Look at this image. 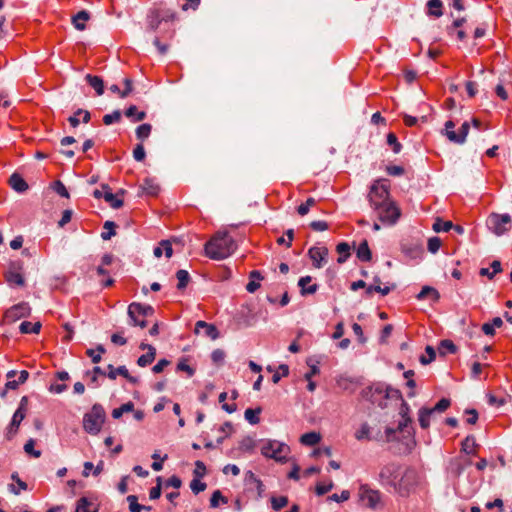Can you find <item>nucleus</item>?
<instances>
[{
	"label": "nucleus",
	"mask_w": 512,
	"mask_h": 512,
	"mask_svg": "<svg viewBox=\"0 0 512 512\" xmlns=\"http://www.w3.org/2000/svg\"><path fill=\"white\" fill-rule=\"evenodd\" d=\"M148 29L150 31H156L162 23L160 18V9L150 10L147 15Z\"/></svg>",
	"instance_id": "nucleus-31"
},
{
	"label": "nucleus",
	"mask_w": 512,
	"mask_h": 512,
	"mask_svg": "<svg viewBox=\"0 0 512 512\" xmlns=\"http://www.w3.org/2000/svg\"><path fill=\"white\" fill-rule=\"evenodd\" d=\"M8 184L10 187L18 192V193H24L28 190L29 186L26 180L17 172H14L8 180Z\"/></svg>",
	"instance_id": "nucleus-20"
},
{
	"label": "nucleus",
	"mask_w": 512,
	"mask_h": 512,
	"mask_svg": "<svg viewBox=\"0 0 512 512\" xmlns=\"http://www.w3.org/2000/svg\"><path fill=\"white\" fill-rule=\"evenodd\" d=\"M124 115L131 119L132 122H140L143 121L147 114L145 111H138L136 105H130L126 110L124 111Z\"/></svg>",
	"instance_id": "nucleus-32"
},
{
	"label": "nucleus",
	"mask_w": 512,
	"mask_h": 512,
	"mask_svg": "<svg viewBox=\"0 0 512 512\" xmlns=\"http://www.w3.org/2000/svg\"><path fill=\"white\" fill-rule=\"evenodd\" d=\"M372 209L376 213L378 221L387 226L395 225L402 215L401 208L394 199Z\"/></svg>",
	"instance_id": "nucleus-5"
},
{
	"label": "nucleus",
	"mask_w": 512,
	"mask_h": 512,
	"mask_svg": "<svg viewBox=\"0 0 512 512\" xmlns=\"http://www.w3.org/2000/svg\"><path fill=\"white\" fill-rule=\"evenodd\" d=\"M440 356H446L447 354H455L458 351V347L450 339H443L440 341L438 346Z\"/></svg>",
	"instance_id": "nucleus-33"
},
{
	"label": "nucleus",
	"mask_w": 512,
	"mask_h": 512,
	"mask_svg": "<svg viewBox=\"0 0 512 512\" xmlns=\"http://www.w3.org/2000/svg\"><path fill=\"white\" fill-rule=\"evenodd\" d=\"M433 413L429 407H421L418 410V421L422 429H428L430 427V418Z\"/></svg>",
	"instance_id": "nucleus-36"
},
{
	"label": "nucleus",
	"mask_w": 512,
	"mask_h": 512,
	"mask_svg": "<svg viewBox=\"0 0 512 512\" xmlns=\"http://www.w3.org/2000/svg\"><path fill=\"white\" fill-rule=\"evenodd\" d=\"M134 411V403L132 401H128L122 404L120 407L112 410V417L114 419H119L122 417L124 413L133 412Z\"/></svg>",
	"instance_id": "nucleus-46"
},
{
	"label": "nucleus",
	"mask_w": 512,
	"mask_h": 512,
	"mask_svg": "<svg viewBox=\"0 0 512 512\" xmlns=\"http://www.w3.org/2000/svg\"><path fill=\"white\" fill-rule=\"evenodd\" d=\"M261 412H262V408L260 406H258L256 408H248L244 412V418L251 425H256L260 422Z\"/></svg>",
	"instance_id": "nucleus-35"
},
{
	"label": "nucleus",
	"mask_w": 512,
	"mask_h": 512,
	"mask_svg": "<svg viewBox=\"0 0 512 512\" xmlns=\"http://www.w3.org/2000/svg\"><path fill=\"white\" fill-rule=\"evenodd\" d=\"M367 199L371 208L392 200L389 180L386 178L375 179L369 187Z\"/></svg>",
	"instance_id": "nucleus-3"
},
{
	"label": "nucleus",
	"mask_w": 512,
	"mask_h": 512,
	"mask_svg": "<svg viewBox=\"0 0 512 512\" xmlns=\"http://www.w3.org/2000/svg\"><path fill=\"white\" fill-rule=\"evenodd\" d=\"M238 329L252 327L257 322V314L250 305H242L234 316Z\"/></svg>",
	"instance_id": "nucleus-10"
},
{
	"label": "nucleus",
	"mask_w": 512,
	"mask_h": 512,
	"mask_svg": "<svg viewBox=\"0 0 512 512\" xmlns=\"http://www.w3.org/2000/svg\"><path fill=\"white\" fill-rule=\"evenodd\" d=\"M121 117H122L121 111L120 110H114L110 114H105L103 116L102 120H103V123L105 125H112L115 122H119L121 120Z\"/></svg>",
	"instance_id": "nucleus-63"
},
{
	"label": "nucleus",
	"mask_w": 512,
	"mask_h": 512,
	"mask_svg": "<svg viewBox=\"0 0 512 512\" xmlns=\"http://www.w3.org/2000/svg\"><path fill=\"white\" fill-rule=\"evenodd\" d=\"M469 130H470V123L468 121H465L462 123L458 132L449 131V133H446V137L452 143L464 144L466 141L467 135L469 133Z\"/></svg>",
	"instance_id": "nucleus-16"
},
{
	"label": "nucleus",
	"mask_w": 512,
	"mask_h": 512,
	"mask_svg": "<svg viewBox=\"0 0 512 512\" xmlns=\"http://www.w3.org/2000/svg\"><path fill=\"white\" fill-rule=\"evenodd\" d=\"M336 252L339 254L337 262L339 264L345 263L351 256V247L347 242H339L336 245Z\"/></svg>",
	"instance_id": "nucleus-30"
},
{
	"label": "nucleus",
	"mask_w": 512,
	"mask_h": 512,
	"mask_svg": "<svg viewBox=\"0 0 512 512\" xmlns=\"http://www.w3.org/2000/svg\"><path fill=\"white\" fill-rule=\"evenodd\" d=\"M26 415L24 413H20V411H15L12 419L6 429L5 438L10 441L14 438V436L18 433L21 422L25 419Z\"/></svg>",
	"instance_id": "nucleus-15"
},
{
	"label": "nucleus",
	"mask_w": 512,
	"mask_h": 512,
	"mask_svg": "<svg viewBox=\"0 0 512 512\" xmlns=\"http://www.w3.org/2000/svg\"><path fill=\"white\" fill-rule=\"evenodd\" d=\"M29 376L30 374L27 370L20 371L17 380H8L5 383L6 389L16 390L19 385L24 384L28 380Z\"/></svg>",
	"instance_id": "nucleus-37"
},
{
	"label": "nucleus",
	"mask_w": 512,
	"mask_h": 512,
	"mask_svg": "<svg viewBox=\"0 0 512 512\" xmlns=\"http://www.w3.org/2000/svg\"><path fill=\"white\" fill-rule=\"evenodd\" d=\"M162 480L163 478L161 476H157L156 478V486L152 487L149 491V498L151 500H157L161 497V494H162V488H161V485H162Z\"/></svg>",
	"instance_id": "nucleus-60"
},
{
	"label": "nucleus",
	"mask_w": 512,
	"mask_h": 512,
	"mask_svg": "<svg viewBox=\"0 0 512 512\" xmlns=\"http://www.w3.org/2000/svg\"><path fill=\"white\" fill-rule=\"evenodd\" d=\"M151 457L154 460L151 464V468L154 471H161L163 469V462L168 458V455L165 454L163 457H161L159 452L155 451Z\"/></svg>",
	"instance_id": "nucleus-55"
},
{
	"label": "nucleus",
	"mask_w": 512,
	"mask_h": 512,
	"mask_svg": "<svg viewBox=\"0 0 512 512\" xmlns=\"http://www.w3.org/2000/svg\"><path fill=\"white\" fill-rule=\"evenodd\" d=\"M454 227V224L450 220H443L440 217H437L433 223L432 229L439 233V232H448Z\"/></svg>",
	"instance_id": "nucleus-39"
},
{
	"label": "nucleus",
	"mask_w": 512,
	"mask_h": 512,
	"mask_svg": "<svg viewBox=\"0 0 512 512\" xmlns=\"http://www.w3.org/2000/svg\"><path fill=\"white\" fill-rule=\"evenodd\" d=\"M411 408L410 405L402 399L400 408H399V415L401 417V420L398 422V430L402 431L405 430L408 426L412 425L413 419L410 415Z\"/></svg>",
	"instance_id": "nucleus-17"
},
{
	"label": "nucleus",
	"mask_w": 512,
	"mask_h": 512,
	"mask_svg": "<svg viewBox=\"0 0 512 512\" xmlns=\"http://www.w3.org/2000/svg\"><path fill=\"white\" fill-rule=\"evenodd\" d=\"M156 357V352H146L145 354H142L137 359V365L140 367H146L150 365Z\"/></svg>",
	"instance_id": "nucleus-57"
},
{
	"label": "nucleus",
	"mask_w": 512,
	"mask_h": 512,
	"mask_svg": "<svg viewBox=\"0 0 512 512\" xmlns=\"http://www.w3.org/2000/svg\"><path fill=\"white\" fill-rule=\"evenodd\" d=\"M486 225L495 235L501 236L508 232L512 227V218L509 214L491 213L486 221Z\"/></svg>",
	"instance_id": "nucleus-8"
},
{
	"label": "nucleus",
	"mask_w": 512,
	"mask_h": 512,
	"mask_svg": "<svg viewBox=\"0 0 512 512\" xmlns=\"http://www.w3.org/2000/svg\"><path fill=\"white\" fill-rule=\"evenodd\" d=\"M402 466L396 462H390L384 465L379 473V480L382 484L391 486L401 476Z\"/></svg>",
	"instance_id": "nucleus-11"
},
{
	"label": "nucleus",
	"mask_w": 512,
	"mask_h": 512,
	"mask_svg": "<svg viewBox=\"0 0 512 512\" xmlns=\"http://www.w3.org/2000/svg\"><path fill=\"white\" fill-rule=\"evenodd\" d=\"M127 501L129 503L130 512H141L144 508H146L145 505H141L138 503V496L136 495L127 496Z\"/></svg>",
	"instance_id": "nucleus-62"
},
{
	"label": "nucleus",
	"mask_w": 512,
	"mask_h": 512,
	"mask_svg": "<svg viewBox=\"0 0 512 512\" xmlns=\"http://www.w3.org/2000/svg\"><path fill=\"white\" fill-rule=\"evenodd\" d=\"M288 502L289 500L287 496L271 497V506L272 509L275 511H280L281 509L286 507L288 505Z\"/></svg>",
	"instance_id": "nucleus-52"
},
{
	"label": "nucleus",
	"mask_w": 512,
	"mask_h": 512,
	"mask_svg": "<svg viewBox=\"0 0 512 512\" xmlns=\"http://www.w3.org/2000/svg\"><path fill=\"white\" fill-rule=\"evenodd\" d=\"M397 433H399L398 425L395 428L387 426L383 433V435H384L383 442H386V443L399 442L400 437L397 435Z\"/></svg>",
	"instance_id": "nucleus-47"
},
{
	"label": "nucleus",
	"mask_w": 512,
	"mask_h": 512,
	"mask_svg": "<svg viewBox=\"0 0 512 512\" xmlns=\"http://www.w3.org/2000/svg\"><path fill=\"white\" fill-rule=\"evenodd\" d=\"M91 505L92 503L87 497H81L77 500L75 512H98V508H95L92 511L89 510Z\"/></svg>",
	"instance_id": "nucleus-50"
},
{
	"label": "nucleus",
	"mask_w": 512,
	"mask_h": 512,
	"mask_svg": "<svg viewBox=\"0 0 512 512\" xmlns=\"http://www.w3.org/2000/svg\"><path fill=\"white\" fill-rule=\"evenodd\" d=\"M316 204V200L313 197H308L304 203H301L297 207V213L301 216L308 214L311 207Z\"/></svg>",
	"instance_id": "nucleus-59"
},
{
	"label": "nucleus",
	"mask_w": 512,
	"mask_h": 512,
	"mask_svg": "<svg viewBox=\"0 0 512 512\" xmlns=\"http://www.w3.org/2000/svg\"><path fill=\"white\" fill-rule=\"evenodd\" d=\"M176 278L178 280L176 286L178 290H184L191 280L189 272L184 269H180L176 272Z\"/></svg>",
	"instance_id": "nucleus-42"
},
{
	"label": "nucleus",
	"mask_w": 512,
	"mask_h": 512,
	"mask_svg": "<svg viewBox=\"0 0 512 512\" xmlns=\"http://www.w3.org/2000/svg\"><path fill=\"white\" fill-rule=\"evenodd\" d=\"M371 430L372 427L364 422L361 424L360 428L355 432L354 436L358 441H371Z\"/></svg>",
	"instance_id": "nucleus-38"
},
{
	"label": "nucleus",
	"mask_w": 512,
	"mask_h": 512,
	"mask_svg": "<svg viewBox=\"0 0 512 512\" xmlns=\"http://www.w3.org/2000/svg\"><path fill=\"white\" fill-rule=\"evenodd\" d=\"M116 227H117V224L114 221H111V220L105 221L103 228L106 231L101 233V238L104 241L110 240L113 236L116 235Z\"/></svg>",
	"instance_id": "nucleus-44"
},
{
	"label": "nucleus",
	"mask_w": 512,
	"mask_h": 512,
	"mask_svg": "<svg viewBox=\"0 0 512 512\" xmlns=\"http://www.w3.org/2000/svg\"><path fill=\"white\" fill-rule=\"evenodd\" d=\"M220 502L222 504H227L228 498L226 496H224L220 490H215L212 493L210 500H209L210 507L217 508L219 506Z\"/></svg>",
	"instance_id": "nucleus-49"
},
{
	"label": "nucleus",
	"mask_w": 512,
	"mask_h": 512,
	"mask_svg": "<svg viewBox=\"0 0 512 512\" xmlns=\"http://www.w3.org/2000/svg\"><path fill=\"white\" fill-rule=\"evenodd\" d=\"M107 369H108L107 377L111 380H115L118 375H120L122 377L128 375V369L124 365H121V366H118L117 368H115L112 364H109L107 366Z\"/></svg>",
	"instance_id": "nucleus-45"
},
{
	"label": "nucleus",
	"mask_w": 512,
	"mask_h": 512,
	"mask_svg": "<svg viewBox=\"0 0 512 512\" xmlns=\"http://www.w3.org/2000/svg\"><path fill=\"white\" fill-rule=\"evenodd\" d=\"M399 433H402V437L400 438L399 443H401L404 446V450H403V452H395L394 451L393 453L394 454L403 453L405 455H408L414 450V448L417 445L416 438H415V435H416L415 428L413 425H410L407 428H405V430L399 431Z\"/></svg>",
	"instance_id": "nucleus-12"
},
{
	"label": "nucleus",
	"mask_w": 512,
	"mask_h": 512,
	"mask_svg": "<svg viewBox=\"0 0 512 512\" xmlns=\"http://www.w3.org/2000/svg\"><path fill=\"white\" fill-rule=\"evenodd\" d=\"M387 144L392 148L395 154H398L402 150V144L398 141L395 133L390 132L387 134Z\"/></svg>",
	"instance_id": "nucleus-51"
},
{
	"label": "nucleus",
	"mask_w": 512,
	"mask_h": 512,
	"mask_svg": "<svg viewBox=\"0 0 512 512\" xmlns=\"http://www.w3.org/2000/svg\"><path fill=\"white\" fill-rule=\"evenodd\" d=\"M401 251L411 259L419 258L423 253V248L419 244H401Z\"/></svg>",
	"instance_id": "nucleus-29"
},
{
	"label": "nucleus",
	"mask_w": 512,
	"mask_h": 512,
	"mask_svg": "<svg viewBox=\"0 0 512 512\" xmlns=\"http://www.w3.org/2000/svg\"><path fill=\"white\" fill-rule=\"evenodd\" d=\"M154 313L155 309L153 306L149 304H142L140 302H132L129 304L127 309L129 325L146 328L148 322L145 318L153 316Z\"/></svg>",
	"instance_id": "nucleus-4"
},
{
	"label": "nucleus",
	"mask_w": 512,
	"mask_h": 512,
	"mask_svg": "<svg viewBox=\"0 0 512 512\" xmlns=\"http://www.w3.org/2000/svg\"><path fill=\"white\" fill-rule=\"evenodd\" d=\"M31 307L28 302L22 301L8 308L3 316L4 323H14L22 318H27L31 315Z\"/></svg>",
	"instance_id": "nucleus-9"
},
{
	"label": "nucleus",
	"mask_w": 512,
	"mask_h": 512,
	"mask_svg": "<svg viewBox=\"0 0 512 512\" xmlns=\"http://www.w3.org/2000/svg\"><path fill=\"white\" fill-rule=\"evenodd\" d=\"M103 198L113 209H119L124 205L123 199L118 198L112 191H106Z\"/></svg>",
	"instance_id": "nucleus-40"
},
{
	"label": "nucleus",
	"mask_w": 512,
	"mask_h": 512,
	"mask_svg": "<svg viewBox=\"0 0 512 512\" xmlns=\"http://www.w3.org/2000/svg\"><path fill=\"white\" fill-rule=\"evenodd\" d=\"M425 352L426 354L428 355V357L424 356V355H421L420 358H419V361L422 365H428L430 364L432 361L435 360L436 358V351L435 349L430 346V345H427L425 347Z\"/></svg>",
	"instance_id": "nucleus-56"
},
{
	"label": "nucleus",
	"mask_w": 512,
	"mask_h": 512,
	"mask_svg": "<svg viewBox=\"0 0 512 512\" xmlns=\"http://www.w3.org/2000/svg\"><path fill=\"white\" fill-rule=\"evenodd\" d=\"M35 444L36 441L33 438H30L29 440L26 441L23 448L25 453H27L28 455L34 458H39L41 456V451L35 449Z\"/></svg>",
	"instance_id": "nucleus-54"
},
{
	"label": "nucleus",
	"mask_w": 512,
	"mask_h": 512,
	"mask_svg": "<svg viewBox=\"0 0 512 512\" xmlns=\"http://www.w3.org/2000/svg\"><path fill=\"white\" fill-rule=\"evenodd\" d=\"M311 281L312 277L309 275L299 278L297 285L300 288V294L302 296L312 295L318 291V284H310Z\"/></svg>",
	"instance_id": "nucleus-19"
},
{
	"label": "nucleus",
	"mask_w": 512,
	"mask_h": 512,
	"mask_svg": "<svg viewBox=\"0 0 512 512\" xmlns=\"http://www.w3.org/2000/svg\"><path fill=\"white\" fill-rule=\"evenodd\" d=\"M390 487H392L401 496H405L409 493V489L407 488L404 476H400L396 480V483L392 484Z\"/></svg>",
	"instance_id": "nucleus-53"
},
{
	"label": "nucleus",
	"mask_w": 512,
	"mask_h": 512,
	"mask_svg": "<svg viewBox=\"0 0 512 512\" xmlns=\"http://www.w3.org/2000/svg\"><path fill=\"white\" fill-rule=\"evenodd\" d=\"M451 405V400L449 398H441L435 405L434 407L430 408V411L432 413H435V412H444L446 411Z\"/></svg>",
	"instance_id": "nucleus-61"
},
{
	"label": "nucleus",
	"mask_w": 512,
	"mask_h": 512,
	"mask_svg": "<svg viewBox=\"0 0 512 512\" xmlns=\"http://www.w3.org/2000/svg\"><path fill=\"white\" fill-rule=\"evenodd\" d=\"M85 80L92 88H94L98 96H101L104 93L105 86L102 77L92 74H86Z\"/></svg>",
	"instance_id": "nucleus-26"
},
{
	"label": "nucleus",
	"mask_w": 512,
	"mask_h": 512,
	"mask_svg": "<svg viewBox=\"0 0 512 512\" xmlns=\"http://www.w3.org/2000/svg\"><path fill=\"white\" fill-rule=\"evenodd\" d=\"M141 189L146 195L153 197L157 196L160 192V186L150 177L144 179Z\"/></svg>",
	"instance_id": "nucleus-28"
},
{
	"label": "nucleus",
	"mask_w": 512,
	"mask_h": 512,
	"mask_svg": "<svg viewBox=\"0 0 512 512\" xmlns=\"http://www.w3.org/2000/svg\"><path fill=\"white\" fill-rule=\"evenodd\" d=\"M237 249V243L227 231L216 232L204 245L205 255L212 260H224Z\"/></svg>",
	"instance_id": "nucleus-1"
},
{
	"label": "nucleus",
	"mask_w": 512,
	"mask_h": 512,
	"mask_svg": "<svg viewBox=\"0 0 512 512\" xmlns=\"http://www.w3.org/2000/svg\"><path fill=\"white\" fill-rule=\"evenodd\" d=\"M356 256L361 262H370L372 260V251L366 239L362 240L357 247Z\"/></svg>",
	"instance_id": "nucleus-24"
},
{
	"label": "nucleus",
	"mask_w": 512,
	"mask_h": 512,
	"mask_svg": "<svg viewBox=\"0 0 512 512\" xmlns=\"http://www.w3.org/2000/svg\"><path fill=\"white\" fill-rule=\"evenodd\" d=\"M328 256L327 247H316L313 246L308 250V257L312 260L313 266L315 268L323 267L324 263H326V258Z\"/></svg>",
	"instance_id": "nucleus-14"
},
{
	"label": "nucleus",
	"mask_w": 512,
	"mask_h": 512,
	"mask_svg": "<svg viewBox=\"0 0 512 512\" xmlns=\"http://www.w3.org/2000/svg\"><path fill=\"white\" fill-rule=\"evenodd\" d=\"M91 15L87 10H81L72 16V24L76 30L83 31L86 29L85 22L90 19Z\"/></svg>",
	"instance_id": "nucleus-22"
},
{
	"label": "nucleus",
	"mask_w": 512,
	"mask_h": 512,
	"mask_svg": "<svg viewBox=\"0 0 512 512\" xmlns=\"http://www.w3.org/2000/svg\"><path fill=\"white\" fill-rule=\"evenodd\" d=\"M360 497L362 500H367V507L371 509H376L381 499L380 492L371 489L367 484L360 486Z\"/></svg>",
	"instance_id": "nucleus-13"
},
{
	"label": "nucleus",
	"mask_w": 512,
	"mask_h": 512,
	"mask_svg": "<svg viewBox=\"0 0 512 512\" xmlns=\"http://www.w3.org/2000/svg\"><path fill=\"white\" fill-rule=\"evenodd\" d=\"M207 488V484L205 482L201 481V478L193 477L192 481L190 482V489L195 494L198 495L199 493L203 492Z\"/></svg>",
	"instance_id": "nucleus-58"
},
{
	"label": "nucleus",
	"mask_w": 512,
	"mask_h": 512,
	"mask_svg": "<svg viewBox=\"0 0 512 512\" xmlns=\"http://www.w3.org/2000/svg\"><path fill=\"white\" fill-rule=\"evenodd\" d=\"M428 297L431 298V300L433 302H438L440 299V293L434 287L425 285L422 287L420 292L416 295V299L421 301Z\"/></svg>",
	"instance_id": "nucleus-25"
},
{
	"label": "nucleus",
	"mask_w": 512,
	"mask_h": 512,
	"mask_svg": "<svg viewBox=\"0 0 512 512\" xmlns=\"http://www.w3.org/2000/svg\"><path fill=\"white\" fill-rule=\"evenodd\" d=\"M11 479L18 485V489H16L13 484L9 485V490L13 494L19 495L21 490L25 491L28 489L27 483L20 479L18 472H13L11 474Z\"/></svg>",
	"instance_id": "nucleus-41"
},
{
	"label": "nucleus",
	"mask_w": 512,
	"mask_h": 512,
	"mask_svg": "<svg viewBox=\"0 0 512 512\" xmlns=\"http://www.w3.org/2000/svg\"><path fill=\"white\" fill-rule=\"evenodd\" d=\"M151 130H152V125L149 123H143V124L139 125L135 131L137 139L140 140L141 142H143L145 139H147L150 136Z\"/></svg>",
	"instance_id": "nucleus-48"
},
{
	"label": "nucleus",
	"mask_w": 512,
	"mask_h": 512,
	"mask_svg": "<svg viewBox=\"0 0 512 512\" xmlns=\"http://www.w3.org/2000/svg\"><path fill=\"white\" fill-rule=\"evenodd\" d=\"M24 262L21 259L11 260L7 270L4 272V278L10 287H24L26 280L24 277Z\"/></svg>",
	"instance_id": "nucleus-7"
},
{
	"label": "nucleus",
	"mask_w": 512,
	"mask_h": 512,
	"mask_svg": "<svg viewBox=\"0 0 512 512\" xmlns=\"http://www.w3.org/2000/svg\"><path fill=\"white\" fill-rule=\"evenodd\" d=\"M106 421V412L100 403L92 405L91 410L83 416V429L90 435H97L100 433L103 424Z\"/></svg>",
	"instance_id": "nucleus-2"
},
{
	"label": "nucleus",
	"mask_w": 512,
	"mask_h": 512,
	"mask_svg": "<svg viewBox=\"0 0 512 512\" xmlns=\"http://www.w3.org/2000/svg\"><path fill=\"white\" fill-rule=\"evenodd\" d=\"M256 447V441L251 436H245L238 445V449L244 453H251Z\"/></svg>",
	"instance_id": "nucleus-43"
},
{
	"label": "nucleus",
	"mask_w": 512,
	"mask_h": 512,
	"mask_svg": "<svg viewBox=\"0 0 512 512\" xmlns=\"http://www.w3.org/2000/svg\"><path fill=\"white\" fill-rule=\"evenodd\" d=\"M448 473L453 477L458 479L464 472L462 463L460 462L458 456L453 457L449 460L447 466Z\"/></svg>",
	"instance_id": "nucleus-27"
},
{
	"label": "nucleus",
	"mask_w": 512,
	"mask_h": 512,
	"mask_svg": "<svg viewBox=\"0 0 512 512\" xmlns=\"http://www.w3.org/2000/svg\"><path fill=\"white\" fill-rule=\"evenodd\" d=\"M480 445L476 442V438L474 435H467L464 440L461 442V453L465 455L477 456V449Z\"/></svg>",
	"instance_id": "nucleus-18"
},
{
	"label": "nucleus",
	"mask_w": 512,
	"mask_h": 512,
	"mask_svg": "<svg viewBox=\"0 0 512 512\" xmlns=\"http://www.w3.org/2000/svg\"><path fill=\"white\" fill-rule=\"evenodd\" d=\"M386 383L374 382L371 385L365 387L361 391L362 399L370 402L373 405L384 409L387 406L385 397Z\"/></svg>",
	"instance_id": "nucleus-6"
},
{
	"label": "nucleus",
	"mask_w": 512,
	"mask_h": 512,
	"mask_svg": "<svg viewBox=\"0 0 512 512\" xmlns=\"http://www.w3.org/2000/svg\"><path fill=\"white\" fill-rule=\"evenodd\" d=\"M321 441V435L318 432L310 431L300 437V443L305 446H315Z\"/></svg>",
	"instance_id": "nucleus-34"
},
{
	"label": "nucleus",
	"mask_w": 512,
	"mask_h": 512,
	"mask_svg": "<svg viewBox=\"0 0 512 512\" xmlns=\"http://www.w3.org/2000/svg\"><path fill=\"white\" fill-rule=\"evenodd\" d=\"M289 452H290V447L287 444L277 441L275 450H273V452L269 458L274 459L276 462L284 464V463H287L289 461V459L286 455H282V453L287 454Z\"/></svg>",
	"instance_id": "nucleus-21"
},
{
	"label": "nucleus",
	"mask_w": 512,
	"mask_h": 512,
	"mask_svg": "<svg viewBox=\"0 0 512 512\" xmlns=\"http://www.w3.org/2000/svg\"><path fill=\"white\" fill-rule=\"evenodd\" d=\"M426 14L429 17L439 18L443 15V2L441 0H428Z\"/></svg>",
	"instance_id": "nucleus-23"
},
{
	"label": "nucleus",
	"mask_w": 512,
	"mask_h": 512,
	"mask_svg": "<svg viewBox=\"0 0 512 512\" xmlns=\"http://www.w3.org/2000/svg\"><path fill=\"white\" fill-rule=\"evenodd\" d=\"M442 245V241L439 237H431L427 242V249L430 253L436 254Z\"/></svg>",
	"instance_id": "nucleus-64"
}]
</instances>
